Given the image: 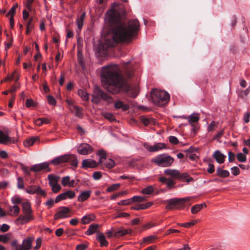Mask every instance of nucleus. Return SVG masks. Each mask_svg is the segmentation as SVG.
I'll list each match as a JSON object with an SVG mask.
<instances>
[{
    "label": "nucleus",
    "mask_w": 250,
    "mask_h": 250,
    "mask_svg": "<svg viewBox=\"0 0 250 250\" xmlns=\"http://www.w3.org/2000/svg\"><path fill=\"white\" fill-rule=\"evenodd\" d=\"M95 218V216L93 214H90L83 216L82 219V223L83 224H87L90 222L93 221Z\"/></svg>",
    "instance_id": "obj_23"
},
{
    "label": "nucleus",
    "mask_w": 250,
    "mask_h": 250,
    "mask_svg": "<svg viewBox=\"0 0 250 250\" xmlns=\"http://www.w3.org/2000/svg\"><path fill=\"white\" fill-rule=\"evenodd\" d=\"M131 203H132V201L131 200V198H130L127 200H122L118 202V204L119 205H127L130 204Z\"/></svg>",
    "instance_id": "obj_51"
},
{
    "label": "nucleus",
    "mask_w": 250,
    "mask_h": 250,
    "mask_svg": "<svg viewBox=\"0 0 250 250\" xmlns=\"http://www.w3.org/2000/svg\"><path fill=\"white\" fill-rule=\"evenodd\" d=\"M36 194L40 196H42L43 197H45L46 195V193L45 191L42 190L40 187H39V189L37 190Z\"/></svg>",
    "instance_id": "obj_57"
},
{
    "label": "nucleus",
    "mask_w": 250,
    "mask_h": 250,
    "mask_svg": "<svg viewBox=\"0 0 250 250\" xmlns=\"http://www.w3.org/2000/svg\"><path fill=\"white\" fill-rule=\"evenodd\" d=\"M17 187L19 189H23L24 186V182L22 178L19 177L17 179Z\"/></svg>",
    "instance_id": "obj_42"
},
{
    "label": "nucleus",
    "mask_w": 250,
    "mask_h": 250,
    "mask_svg": "<svg viewBox=\"0 0 250 250\" xmlns=\"http://www.w3.org/2000/svg\"><path fill=\"white\" fill-rule=\"evenodd\" d=\"M99 227L98 224H92L89 226V228L86 232L87 235H90L93 234Z\"/></svg>",
    "instance_id": "obj_31"
},
{
    "label": "nucleus",
    "mask_w": 250,
    "mask_h": 250,
    "mask_svg": "<svg viewBox=\"0 0 250 250\" xmlns=\"http://www.w3.org/2000/svg\"><path fill=\"white\" fill-rule=\"evenodd\" d=\"M71 216V210L66 207H60L58 208L57 212L54 215V219L58 220L66 218Z\"/></svg>",
    "instance_id": "obj_9"
},
{
    "label": "nucleus",
    "mask_w": 250,
    "mask_h": 250,
    "mask_svg": "<svg viewBox=\"0 0 250 250\" xmlns=\"http://www.w3.org/2000/svg\"><path fill=\"white\" fill-rule=\"evenodd\" d=\"M131 232H132V230L131 229H121V230H119L115 232L114 233V236L115 237L122 236L125 235L127 234H130L131 233Z\"/></svg>",
    "instance_id": "obj_32"
},
{
    "label": "nucleus",
    "mask_w": 250,
    "mask_h": 250,
    "mask_svg": "<svg viewBox=\"0 0 250 250\" xmlns=\"http://www.w3.org/2000/svg\"><path fill=\"white\" fill-rule=\"evenodd\" d=\"M36 245L35 247L33 248L34 250H38L42 245V239L41 238H38L36 241Z\"/></svg>",
    "instance_id": "obj_53"
},
{
    "label": "nucleus",
    "mask_w": 250,
    "mask_h": 250,
    "mask_svg": "<svg viewBox=\"0 0 250 250\" xmlns=\"http://www.w3.org/2000/svg\"><path fill=\"white\" fill-rule=\"evenodd\" d=\"M236 157L240 162H245L246 161V156L242 153H239Z\"/></svg>",
    "instance_id": "obj_44"
},
{
    "label": "nucleus",
    "mask_w": 250,
    "mask_h": 250,
    "mask_svg": "<svg viewBox=\"0 0 250 250\" xmlns=\"http://www.w3.org/2000/svg\"><path fill=\"white\" fill-rule=\"evenodd\" d=\"M39 140V138L38 137H33L25 140L23 142V144L25 147H29L32 146L36 141Z\"/></svg>",
    "instance_id": "obj_24"
},
{
    "label": "nucleus",
    "mask_w": 250,
    "mask_h": 250,
    "mask_svg": "<svg viewBox=\"0 0 250 250\" xmlns=\"http://www.w3.org/2000/svg\"><path fill=\"white\" fill-rule=\"evenodd\" d=\"M60 177L59 176L53 175H48V179L49 180V184L50 186L51 185H54L58 184V182L59 180Z\"/></svg>",
    "instance_id": "obj_25"
},
{
    "label": "nucleus",
    "mask_w": 250,
    "mask_h": 250,
    "mask_svg": "<svg viewBox=\"0 0 250 250\" xmlns=\"http://www.w3.org/2000/svg\"><path fill=\"white\" fill-rule=\"evenodd\" d=\"M103 116L107 120L110 122H113L115 121V118L114 116L111 113L109 112H104L103 113Z\"/></svg>",
    "instance_id": "obj_36"
},
{
    "label": "nucleus",
    "mask_w": 250,
    "mask_h": 250,
    "mask_svg": "<svg viewBox=\"0 0 250 250\" xmlns=\"http://www.w3.org/2000/svg\"><path fill=\"white\" fill-rule=\"evenodd\" d=\"M34 238L32 237H27L22 241L21 244L19 246L18 250H30L32 248V242Z\"/></svg>",
    "instance_id": "obj_13"
},
{
    "label": "nucleus",
    "mask_w": 250,
    "mask_h": 250,
    "mask_svg": "<svg viewBox=\"0 0 250 250\" xmlns=\"http://www.w3.org/2000/svg\"><path fill=\"white\" fill-rule=\"evenodd\" d=\"M91 190L82 191L78 197V200L80 202H83L87 200L90 196Z\"/></svg>",
    "instance_id": "obj_19"
},
{
    "label": "nucleus",
    "mask_w": 250,
    "mask_h": 250,
    "mask_svg": "<svg viewBox=\"0 0 250 250\" xmlns=\"http://www.w3.org/2000/svg\"><path fill=\"white\" fill-rule=\"evenodd\" d=\"M16 142V140L14 138L9 137L7 134L0 130V144L8 145L15 144Z\"/></svg>",
    "instance_id": "obj_11"
},
{
    "label": "nucleus",
    "mask_w": 250,
    "mask_h": 250,
    "mask_svg": "<svg viewBox=\"0 0 250 250\" xmlns=\"http://www.w3.org/2000/svg\"><path fill=\"white\" fill-rule=\"evenodd\" d=\"M78 95L82 98L83 101H87L89 99V96L86 92L82 89H79L78 91Z\"/></svg>",
    "instance_id": "obj_34"
},
{
    "label": "nucleus",
    "mask_w": 250,
    "mask_h": 250,
    "mask_svg": "<svg viewBox=\"0 0 250 250\" xmlns=\"http://www.w3.org/2000/svg\"><path fill=\"white\" fill-rule=\"evenodd\" d=\"M229 161V162H232L235 159V155L231 151H229L228 153Z\"/></svg>",
    "instance_id": "obj_64"
},
{
    "label": "nucleus",
    "mask_w": 250,
    "mask_h": 250,
    "mask_svg": "<svg viewBox=\"0 0 250 250\" xmlns=\"http://www.w3.org/2000/svg\"><path fill=\"white\" fill-rule=\"evenodd\" d=\"M50 187L52 188V191L54 193L58 192L61 189V186L58 184L54 185H51V186Z\"/></svg>",
    "instance_id": "obj_48"
},
{
    "label": "nucleus",
    "mask_w": 250,
    "mask_h": 250,
    "mask_svg": "<svg viewBox=\"0 0 250 250\" xmlns=\"http://www.w3.org/2000/svg\"><path fill=\"white\" fill-rule=\"evenodd\" d=\"M88 247L87 243H83L77 245L76 247V250H85Z\"/></svg>",
    "instance_id": "obj_49"
},
{
    "label": "nucleus",
    "mask_w": 250,
    "mask_h": 250,
    "mask_svg": "<svg viewBox=\"0 0 250 250\" xmlns=\"http://www.w3.org/2000/svg\"><path fill=\"white\" fill-rule=\"evenodd\" d=\"M11 246L14 248V250H18V248H19V246H20V244H18V241L16 240H13L11 242Z\"/></svg>",
    "instance_id": "obj_59"
},
{
    "label": "nucleus",
    "mask_w": 250,
    "mask_h": 250,
    "mask_svg": "<svg viewBox=\"0 0 250 250\" xmlns=\"http://www.w3.org/2000/svg\"><path fill=\"white\" fill-rule=\"evenodd\" d=\"M214 166L213 164L209 163L208 164V167L207 169L208 172L212 174L214 172Z\"/></svg>",
    "instance_id": "obj_61"
},
{
    "label": "nucleus",
    "mask_w": 250,
    "mask_h": 250,
    "mask_svg": "<svg viewBox=\"0 0 250 250\" xmlns=\"http://www.w3.org/2000/svg\"><path fill=\"white\" fill-rule=\"evenodd\" d=\"M169 141L170 143L174 145L177 144L179 142L177 138L173 136H170L169 137Z\"/></svg>",
    "instance_id": "obj_54"
},
{
    "label": "nucleus",
    "mask_w": 250,
    "mask_h": 250,
    "mask_svg": "<svg viewBox=\"0 0 250 250\" xmlns=\"http://www.w3.org/2000/svg\"><path fill=\"white\" fill-rule=\"evenodd\" d=\"M33 18L30 17L28 21L26 23V33L28 34L30 31L34 28V24L33 23Z\"/></svg>",
    "instance_id": "obj_29"
},
{
    "label": "nucleus",
    "mask_w": 250,
    "mask_h": 250,
    "mask_svg": "<svg viewBox=\"0 0 250 250\" xmlns=\"http://www.w3.org/2000/svg\"><path fill=\"white\" fill-rule=\"evenodd\" d=\"M231 170H232V174L235 175H238L240 173V170L239 168L237 167H233L231 168Z\"/></svg>",
    "instance_id": "obj_55"
},
{
    "label": "nucleus",
    "mask_w": 250,
    "mask_h": 250,
    "mask_svg": "<svg viewBox=\"0 0 250 250\" xmlns=\"http://www.w3.org/2000/svg\"><path fill=\"white\" fill-rule=\"evenodd\" d=\"M50 162H44L39 164L34 165L31 167L30 170L34 172H39L44 169L47 168Z\"/></svg>",
    "instance_id": "obj_14"
},
{
    "label": "nucleus",
    "mask_w": 250,
    "mask_h": 250,
    "mask_svg": "<svg viewBox=\"0 0 250 250\" xmlns=\"http://www.w3.org/2000/svg\"><path fill=\"white\" fill-rule=\"evenodd\" d=\"M123 73L117 64H109L102 67L101 82L104 88L112 94L121 92H129L131 90L128 81L133 76V69L130 62L122 65Z\"/></svg>",
    "instance_id": "obj_2"
},
{
    "label": "nucleus",
    "mask_w": 250,
    "mask_h": 250,
    "mask_svg": "<svg viewBox=\"0 0 250 250\" xmlns=\"http://www.w3.org/2000/svg\"><path fill=\"white\" fill-rule=\"evenodd\" d=\"M106 18L111 24H115L104 37V42L100 43L99 51L103 54L108 53V49L115 47L120 42H130L136 37L140 29L137 19L129 20L127 23L120 21V15L115 10L106 13Z\"/></svg>",
    "instance_id": "obj_1"
},
{
    "label": "nucleus",
    "mask_w": 250,
    "mask_h": 250,
    "mask_svg": "<svg viewBox=\"0 0 250 250\" xmlns=\"http://www.w3.org/2000/svg\"><path fill=\"white\" fill-rule=\"evenodd\" d=\"M11 235L9 233L3 235L0 234V242L6 243L10 239Z\"/></svg>",
    "instance_id": "obj_37"
},
{
    "label": "nucleus",
    "mask_w": 250,
    "mask_h": 250,
    "mask_svg": "<svg viewBox=\"0 0 250 250\" xmlns=\"http://www.w3.org/2000/svg\"><path fill=\"white\" fill-rule=\"evenodd\" d=\"M102 176V174L101 172L96 171L93 174V178L95 180H99L101 178Z\"/></svg>",
    "instance_id": "obj_58"
},
{
    "label": "nucleus",
    "mask_w": 250,
    "mask_h": 250,
    "mask_svg": "<svg viewBox=\"0 0 250 250\" xmlns=\"http://www.w3.org/2000/svg\"><path fill=\"white\" fill-rule=\"evenodd\" d=\"M22 210L24 215H20L15 220V223L18 225H23L27 223L34 219L32 214L31 205L29 202H25L22 204Z\"/></svg>",
    "instance_id": "obj_5"
},
{
    "label": "nucleus",
    "mask_w": 250,
    "mask_h": 250,
    "mask_svg": "<svg viewBox=\"0 0 250 250\" xmlns=\"http://www.w3.org/2000/svg\"><path fill=\"white\" fill-rule=\"evenodd\" d=\"M194 198L193 197H187L185 198H174L166 200L165 203L167 204L166 208L167 209L184 208L186 205L190 206L191 201Z\"/></svg>",
    "instance_id": "obj_3"
},
{
    "label": "nucleus",
    "mask_w": 250,
    "mask_h": 250,
    "mask_svg": "<svg viewBox=\"0 0 250 250\" xmlns=\"http://www.w3.org/2000/svg\"><path fill=\"white\" fill-rule=\"evenodd\" d=\"M164 174L171 177L173 180L177 179L179 176V171L176 169H166Z\"/></svg>",
    "instance_id": "obj_17"
},
{
    "label": "nucleus",
    "mask_w": 250,
    "mask_h": 250,
    "mask_svg": "<svg viewBox=\"0 0 250 250\" xmlns=\"http://www.w3.org/2000/svg\"><path fill=\"white\" fill-rule=\"evenodd\" d=\"M152 161L159 167H168L173 163L174 159L166 154H162L153 158Z\"/></svg>",
    "instance_id": "obj_8"
},
{
    "label": "nucleus",
    "mask_w": 250,
    "mask_h": 250,
    "mask_svg": "<svg viewBox=\"0 0 250 250\" xmlns=\"http://www.w3.org/2000/svg\"><path fill=\"white\" fill-rule=\"evenodd\" d=\"M213 157L219 164L223 163L226 158V156L221 153L219 150L215 151L214 152Z\"/></svg>",
    "instance_id": "obj_18"
},
{
    "label": "nucleus",
    "mask_w": 250,
    "mask_h": 250,
    "mask_svg": "<svg viewBox=\"0 0 250 250\" xmlns=\"http://www.w3.org/2000/svg\"><path fill=\"white\" fill-rule=\"evenodd\" d=\"M70 110L75 113V116L77 117L82 118L83 117L82 108L81 107L77 105H72V108H71Z\"/></svg>",
    "instance_id": "obj_20"
},
{
    "label": "nucleus",
    "mask_w": 250,
    "mask_h": 250,
    "mask_svg": "<svg viewBox=\"0 0 250 250\" xmlns=\"http://www.w3.org/2000/svg\"><path fill=\"white\" fill-rule=\"evenodd\" d=\"M66 162L70 163L71 165L74 167H76L78 166V161L76 155L74 154H67L62 155L55 158L50 161V163L54 165H58L62 163Z\"/></svg>",
    "instance_id": "obj_7"
},
{
    "label": "nucleus",
    "mask_w": 250,
    "mask_h": 250,
    "mask_svg": "<svg viewBox=\"0 0 250 250\" xmlns=\"http://www.w3.org/2000/svg\"><path fill=\"white\" fill-rule=\"evenodd\" d=\"M120 187V184H115L111 185L110 186L108 187L107 188V191L108 192H112L113 191L116 189H117L119 187Z\"/></svg>",
    "instance_id": "obj_43"
},
{
    "label": "nucleus",
    "mask_w": 250,
    "mask_h": 250,
    "mask_svg": "<svg viewBox=\"0 0 250 250\" xmlns=\"http://www.w3.org/2000/svg\"><path fill=\"white\" fill-rule=\"evenodd\" d=\"M97 238L100 243L101 247L107 246L108 245V243L106 240L105 237L103 233H98Z\"/></svg>",
    "instance_id": "obj_21"
},
{
    "label": "nucleus",
    "mask_w": 250,
    "mask_h": 250,
    "mask_svg": "<svg viewBox=\"0 0 250 250\" xmlns=\"http://www.w3.org/2000/svg\"><path fill=\"white\" fill-rule=\"evenodd\" d=\"M92 97V102L96 104L100 103L102 100H104L109 104L113 102V99L97 86L94 88Z\"/></svg>",
    "instance_id": "obj_6"
},
{
    "label": "nucleus",
    "mask_w": 250,
    "mask_h": 250,
    "mask_svg": "<svg viewBox=\"0 0 250 250\" xmlns=\"http://www.w3.org/2000/svg\"><path fill=\"white\" fill-rule=\"evenodd\" d=\"M9 41L8 42L5 43V50L7 51L12 45L13 42V38H10L9 39Z\"/></svg>",
    "instance_id": "obj_62"
},
{
    "label": "nucleus",
    "mask_w": 250,
    "mask_h": 250,
    "mask_svg": "<svg viewBox=\"0 0 250 250\" xmlns=\"http://www.w3.org/2000/svg\"><path fill=\"white\" fill-rule=\"evenodd\" d=\"M104 165L106 167L108 168H111L114 167L115 162L113 160L111 159H108L105 162Z\"/></svg>",
    "instance_id": "obj_39"
},
{
    "label": "nucleus",
    "mask_w": 250,
    "mask_h": 250,
    "mask_svg": "<svg viewBox=\"0 0 250 250\" xmlns=\"http://www.w3.org/2000/svg\"><path fill=\"white\" fill-rule=\"evenodd\" d=\"M97 166V163L92 159H85L82 161V167L83 168H93L96 167Z\"/></svg>",
    "instance_id": "obj_16"
},
{
    "label": "nucleus",
    "mask_w": 250,
    "mask_h": 250,
    "mask_svg": "<svg viewBox=\"0 0 250 250\" xmlns=\"http://www.w3.org/2000/svg\"><path fill=\"white\" fill-rule=\"evenodd\" d=\"M177 179H180L187 182H189L193 180V179L189 176L186 173H180V172L179 176Z\"/></svg>",
    "instance_id": "obj_30"
},
{
    "label": "nucleus",
    "mask_w": 250,
    "mask_h": 250,
    "mask_svg": "<svg viewBox=\"0 0 250 250\" xmlns=\"http://www.w3.org/2000/svg\"><path fill=\"white\" fill-rule=\"evenodd\" d=\"M78 152L83 155H87L93 151V147L86 143H83L77 147Z\"/></svg>",
    "instance_id": "obj_10"
},
{
    "label": "nucleus",
    "mask_w": 250,
    "mask_h": 250,
    "mask_svg": "<svg viewBox=\"0 0 250 250\" xmlns=\"http://www.w3.org/2000/svg\"><path fill=\"white\" fill-rule=\"evenodd\" d=\"M153 192V188L152 186H148L142 190V193L146 194H150Z\"/></svg>",
    "instance_id": "obj_38"
},
{
    "label": "nucleus",
    "mask_w": 250,
    "mask_h": 250,
    "mask_svg": "<svg viewBox=\"0 0 250 250\" xmlns=\"http://www.w3.org/2000/svg\"><path fill=\"white\" fill-rule=\"evenodd\" d=\"M182 118L188 120L189 124L190 125H191L193 127V128H192L194 132H195L196 128L193 124L195 123L198 122V121L199 120L200 118H199V115L198 114H192L188 117L183 116V117H182Z\"/></svg>",
    "instance_id": "obj_15"
},
{
    "label": "nucleus",
    "mask_w": 250,
    "mask_h": 250,
    "mask_svg": "<svg viewBox=\"0 0 250 250\" xmlns=\"http://www.w3.org/2000/svg\"><path fill=\"white\" fill-rule=\"evenodd\" d=\"M197 221H192L191 222H188V223H177V225L178 226L185 227V228H189L190 226H194L196 224Z\"/></svg>",
    "instance_id": "obj_40"
},
{
    "label": "nucleus",
    "mask_w": 250,
    "mask_h": 250,
    "mask_svg": "<svg viewBox=\"0 0 250 250\" xmlns=\"http://www.w3.org/2000/svg\"><path fill=\"white\" fill-rule=\"evenodd\" d=\"M156 239V237L153 235H150L148 237H145L143 239V242L147 243L148 244L151 243L153 241Z\"/></svg>",
    "instance_id": "obj_41"
},
{
    "label": "nucleus",
    "mask_w": 250,
    "mask_h": 250,
    "mask_svg": "<svg viewBox=\"0 0 250 250\" xmlns=\"http://www.w3.org/2000/svg\"><path fill=\"white\" fill-rule=\"evenodd\" d=\"M69 181H70V177L69 176H66L63 177L62 179V185L64 187L67 185H68L69 183Z\"/></svg>",
    "instance_id": "obj_50"
},
{
    "label": "nucleus",
    "mask_w": 250,
    "mask_h": 250,
    "mask_svg": "<svg viewBox=\"0 0 250 250\" xmlns=\"http://www.w3.org/2000/svg\"><path fill=\"white\" fill-rule=\"evenodd\" d=\"M47 101L48 103L52 105H55L56 104V101L55 99L51 95H48L47 96Z\"/></svg>",
    "instance_id": "obj_46"
},
{
    "label": "nucleus",
    "mask_w": 250,
    "mask_h": 250,
    "mask_svg": "<svg viewBox=\"0 0 250 250\" xmlns=\"http://www.w3.org/2000/svg\"><path fill=\"white\" fill-rule=\"evenodd\" d=\"M114 107L116 109L122 108L124 111H126L129 108V106L126 104H124L121 101L116 102L114 104Z\"/></svg>",
    "instance_id": "obj_27"
},
{
    "label": "nucleus",
    "mask_w": 250,
    "mask_h": 250,
    "mask_svg": "<svg viewBox=\"0 0 250 250\" xmlns=\"http://www.w3.org/2000/svg\"><path fill=\"white\" fill-rule=\"evenodd\" d=\"M141 121L146 126H147L150 125V118L141 116Z\"/></svg>",
    "instance_id": "obj_47"
},
{
    "label": "nucleus",
    "mask_w": 250,
    "mask_h": 250,
    "mask_svg": "<svg viewBox=\"0 0 250 250\" xmlns=\"http://www.w3.org/2000/svg\"><path fill=\"white\" fill-rule=\"evenodd\" d=\"M9 228L10 227L8 225L4 224L1 226L0 229L1 231L5 232L9 230Z\"/></svg>",
    "instance_id": "obj_60"
},
{
    "label": "nucleus",
    "mask_w": 250,
    "mask_h": 250,
    "mask_svg": "<svg viewBox=\"0 0 250 250\" xmlns=\"http://www.w3.org/2000/svg\"><path fill=\"white\" fill-rule=\"evenodd\" d=\"M97 154L100 156L99 163L100 164H102L103 163V160L106 159V152L103 149H101L99 150Z\"/></svg>",
    "instance_id": "obj_35"
},
{
    "label": "nucleus",
    "mask_w": 250,
    "mask_h": 250,
    "mask_svg": "<svg viewBox=\"0 0 250 250\" xmlns=\"http://www.w3.org/2000/svg\"><path fill=\"white\" fill-rule=\"evenodd\" d=\"M62 196L64 197V200L67 198L72 199L74 198L75 196V193L74 191L71 190H68L65 192H63L61 194Z\"/></svg>",
    "instance_id": "obj_33"
},
{
    "label": "nucleus",
    "mask_w": 250,
    "mask_h": 250,
    "mask_svg": "<svg viewBox=\"0 0 250 250\" xmlns=\"http://www.w3.org/2000/svg\"><path fill=\"white\" fill-rule=\"evenodd\" d=\"M167 187L170 188L172 187V186L175 184L174 182V180L172 179H168L167 182L166 183Z\"/></svg>",
    "instance_id": "obj_63"
},
{
    "label": "nucleus",
    "mask_w": 250,
    "mask_h": 250,
    "mask_svg": "<svg viewBox=\"0 0 250 250\" xmlns=\"http://www.w3.org/2000/svg\"><path fill=\"white\" fill-rule=\"evenodd\" d=\"M205 207H206L205 203L195 205L191 208V212L193 214H196Z\"/></svg>",
    "instance_id": "obj_22"
},
{
    "label": "nucleus",
    "mask_w": 250,
    "mask_h": 250,
    "mask_svg": "<svg viewBox=\"0 0 250 250\" xmlns=\"http://www.w3.org/2000/svg\"><path fill=\"white\" fill-rule=\"evenodd\" d=\"M144 146L146 149L150 152L157 151L166 147V144L161 143H157L154 146H150L147 143H145Z\"/></svg>",
    "instance_id": "obj_12"
},
{
    "label": "nucleus",
    "mask_w": 250,
    "mask_h": 250,
    "mask_svg": "<svg viewBox=\"0 0 250 250\" xmlns=\"http://www.w3.org/2000/svg\"><path fill=\"white\" fill-rule=\"evenodd\" d=\"M145 200V198L143 196H135L131 198L132 202H141L144 201Z\"/></svg>",
    "instance_id": "obj_45"
},
{
    "label": "nucleus",
    "mask_w": 250,
    "mask_h": 250,
    "mask_svg": "<svg viewBox=\"0 0 250 250\" xmlns=\"http://www.w3.org/2000/svg\"><path fill=\"white\" fill-rule=\"evenodd\" d=\"M11 201L14 204H20L21 202V199L19 197H12Z\"/></svg>",
    "instance_id": "obj_56"
},
{
    "label": "nucleus",
    "mask_w": 250,
    "mask_h": 250,
    "mask_svg": "<svg viewBox=\"0 0 250 250\" xmlns=\"http://www.w3.org/2000/svg\"><path fill=\"white\" fill-rule=\"evenodd\" d=\"M39 187L36 185L29 186L26 188L25 191L29 194H36L37 190L39 189Z\"/></svg>",
    "instance_id": "obj_28"
},
{
    "label": "nucleus",
    "mask_w": 250,
    "mask_h": 250,
    "mask_svg": "<svg viewBox=\"0 0 250 250\" xmlns=\"http://www.w3.org/2000/svg\"><path fill=\"white\" fill-rule=\"evenodd\" d=\"M217 175L222 178L228 177L229 175V172L227 170H223L220 167H218L216 169Z\"/></svg>",
    "instance_id": "obj_26"
},
{
    "label": "nucleus",
    "mask_w": 250,
    "mask_h": 250,
    "mask_svg": "<svg viewBox=\"0 0 250 250\" xmlns=\"http://www.w3.org/2000/svg\"><path fill=\"white\" fill-rule=\"evenodd\" d=\"M151 95L153 103L160 106L166 104L170 98L169 94L166 91L155 89L151 91Z\"/></svg>",
    "instance_id": "obj_4"
},
{
    "label": "nucleus",
    "mask_w": 250,
    "mask_h": 250,
    "mask_svg": "<svg viewBox=\"0 0 250 250\" xmlns=\"http://www.w3.org/2000/svg\"><path fill=\"white\" fill-rule=\"evenodd\" d=\"M152 205L151 202H148L146 204H140V209H145L150 207Z\"/></svg>",
    "instance_id": "obj_52"
}]
</instances>
